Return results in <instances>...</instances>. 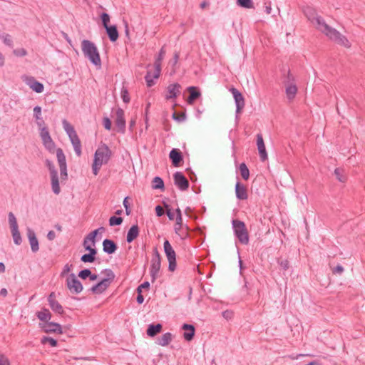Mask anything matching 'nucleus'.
<instances>
[{"instance_id": "nucleus-1", "label": "nucleus", "mask_w": 365, "mask_h": 365, "mask_svg": "<svg viewBox=\"0 0 365 365\" xmlns=\"http://www.w3.org/2000/svg\"><path fill=\"white\" fill-rule=\"evenodd\" d=\"M81 49L86 58L98 68L101 67V60L98 50L95 43L89 40L81 41Z\"/></svg>"}, {"instance_id": "nucleus-2", "label": "nucleus", "mask_w": 365, "mask_h": 365, "mask_svg": "<svg viewBox=\"0 0 365 365\" xmlns=\"http://www.w3.org/2000/svg\"><path fill=\"white\" fill-rule=\"evenodd\" d=\"M165 55V46H163L159 51L158 56L155 58L154 66L155 71L153 73L150 71H148L145 76V80L148 87H152L155 85L154 79L159 78L161 71V62Z\"/></svg>"}, {"instance_id": "nucleus-3", "label": "nucleus", "mask_w": 365, "mask_h": 365, "mask_svg": "<svg viewBox=\"0 0 365 365\" xmlns=\"http://www.w3.org/2000/svg\"><path fill=\"white\" fill-rule=\"evenodd\" d=\"M102 273L104 274L106 277L102 279L100 282L92 286L88 289V291L91 292L93 294H100L105 292L115 277L113 270L108 268L103 269Z\"/></svg>"}, {"instance_id": "nucleus-4", "label": "nucleus", "mask_w": 365, "mask_h": 365, "mask_svg": "<svg viewBox=\"0 0 365 365\" xmlns=\"http://www.w3.org/2000/svg\"><path fill=\"white\" fill-rule=\"evenodd\" d=\"M232 223L235 235L239 242L242 245H247L249 243V234L245 222L236 219L233 220Z\"/></svg>"}, {"instance_id": "nucleus-5", "label": "nucleus", "mask_w": 365, "mask_h": 365, "mask_svg": "<svg viewBox=\"0 0 365 365\" xmlns=\"http://www.w3.org/2000/svg\"><path fill=\"white\" fill-rule=\"evenodd\" d=\"M162 257L158 248L155 247L153 250V256L151 259V264L150 267V273L151 282L153 283L158 277V273L161 267Z\"/></svg>"}, {"instance_id": "nucleus-6", "label": "nucleus", "mask_w": 365, "mask_h": 365, "mask_svg": "<svg viewBox=\"0 0 365 365\" xmlns=\"http://www.w3.org/2000/svg\"><path fill=\"white\" fill-rule=\"evenodd\" d=\"M112 155L113 153L109 147L106 144L102 143L96 150L93 160L101 165L107 164Z\"/></svg>"}, {"instance_id": "nucleus-7", "label": "nucleus", "mask_w": 365, "mask_h": 365, "mask_svg": "<svg viewBox=\"0 0 365 365\" xmlns=\"http://www.w3.org/2000/svg\"><path fill=\"white\" fill-rule=\"evenodd\" d=\"M163 248L168 261V270L170 272H174L177 267L176 253L168 240H165L163 243Z\"/></svg>"}, {"instance_id": "nucleus-8", "label": "nucleus", "mask_w": 365, "mask_h": 365, "mask_svg": "<svg viewBox=\"0 0 365 365\" xmlns=\"http://www.w3.org/2000/svg\"><path fill=\"white\" fill-rule=\"evenodd\" d=\"M230 91L232 93L233 98L235 101V105H236L235 120L237 122H238L240 120V114L242 113V111L245 107V98H244V96L242 94V93L240 91H238L237 88H235V87H232L230 89Z\"/></svg>"}, {"instance_id": "nucleus-9", "label": "nucleus", "mask_w": 365, "mask_h": 365, "mask_svg": "<svg viewBox=\"0 0 365 365\" xmlns=\"http://www.w3.org/2000/svg\"><path fill=\"white\" fill-rule=\"evenodd\" d=\"M8 217L14 242L16 245H20L22 242V238L20 232L19 231V227L16 217L11 212L9 213Z\"/></svg>"}, {"instance_id": "nucleus-10", "label": "nucleus", "mask_w": 365, "mask_h": 365, "mask_svg": "<svg viewBox=\"0 0 365 365\" xmlns=\"http://www.w3.org/2000/svg\"><path fill=\"white\" fill-rule=\"evenodd\" d=\"M66 285L71 293L78 294L83 290L81 282L76 278L73 273H71L66 279Z\"/></svg>"}, {"instance_id": "nucleus-11", "label": "nucleus", "mask_w": 365, "mask_h": 365, "mask_svg": "<svg viewBox=\"0 0 365 365\" xmlns=\"http://www.w3.org/2000/svg\"><path fill=\"white\" fill-rule=\"evenodd\" d=\"M174 184L181 191H185L189 188L188 180L181 172L177 171L173 174Z\"/></svg>"}, {"instance_id": "nucleus-12", "label": "nucleus", "mask_w": 365, "mask_h": 365, "mask_svg": "<svg viewBox=\"0 0 365 365\" xmlns=\"http://www.w3.org/2000/svg\"><path fill=\"white\" fill-rule=\"evenodd\" d=\"M328 37L334 41L336 43L343 46L346 48H350L351 46V43L347 39V38L341 34L337 30L334 29L331 30L330 34L328 36Z\"/></svg>"}, {"instance_id": "nucleus-13", "label": "nucleus", "mask_w": 365, "mask_h": 365, "mask_svg": "<svg viewBox=\"0 0 365 365\" xmlns=\"http://www.w3.org/2000/svg\"><path fill=\"white\" fill-rule=\"evenodd\" d=\"M39 327L42 329L43 331L47 334L50 333H56L61 334L63 333V327L58 323L53 322H48L46 324L39 323Z\"/></svg>"}, {"instance_id": "nucleus-14", "label": "nucleus", "mask_w": 365, "mask_h": 365, "mask_svg": "<svg viewBox=\"0 0 365 365\" xmlns=\"http://www.w3.org/2000/svg\"><path fill=\"white\" fill-rule=\"evenodd\" d=\"M116 118L115 124L117 128V131L120 133H124L125 131V113L121 108H118L115 112Z\"/></svg>"}, {"instance_id": "nucleus-15", "label": "nucleus", "mask_w": 365, "mask_h": 365, "mask_svg": "<svg viewBox=\"0 0 365 365\" xmlns=\"http://www.w3.org/2000/svg\"><path fill=\"white\" fill-rule=\"evenodd\" d=\"M312 24L316 26V28L318 30L324 33L327 36H328L330 34L331 30L334 29L328 24H327L324 20L320 16H318L314 19V23Z\"/></svg>"}, {"instance_id": "nucleus-16", "label": "nucleus", "mask_w": 365, "mask_h": 365, "mask_svg": "<svg viewBox=\"0 0 365 365\" xmlns=\"http://www.w3.org/2000/svg\"><path fill=\"white\" fill-rule=\"evenodd\" d=\"M169 158L174 167H179L183 161V155L178 148H173L169 154Z\"/></svg>"}, {"instance_id": "nucleus-17", "label": "nucleus", "mask_w": 365, "mask_h": 365, "mask_svg": "<svg viewBox=\"0 0 365 365\" xmlns=\"http://www.w3.org/2000/svg\"><path fill=\"white\" fill-rule=\"evenodd\" d=\"M257 146L259 155L260 157V160L262 162L267 160V153L266 151V148H265L264 142L263 140V137L261 133H258L257 135Z\"/></svg>"}, {"instance_id": "nucleus-18", "label": "nucleus", "mask_w": 365, "mask_h": 365, "mask_svg": "<svg viewBox=\"0 0 365 365\" xmlns=\"http://www.w3.org/2000/svg\"><path fill=\"white\" fill-rule=\"evenodd\" d=\"M187 91L189 93L187 103L189 105H192L195 101L201 96L200 90L198 87L192 86L187 87Z\"/></svg>"}, {"instance_id": "nucleus-19", "label": "nucleus", "mask_w": 365, "mask_h": 365, "mask_svg": "<svg viewBox=\"0 0 365 365\" xmlns=\"http://www.w3.org/2000/svg\"><path fill=\"white\" fill-rule=\"evenodd\" d=\"M182 329L185 331L183 333V338L187 341H190L194 339L195 334V327L192 324H183L182 325Z\"/></svg>"}, {"instance_id": "nucleus-20", "label": "nucleus", "mask_w": 365, "mask_h": 365, "mask_svg": "<svg viewBox=\"0 0 365 365\" xmlns=\"http://www.w3.org/2000/svg\"><path fill=\"white\" fill-rule=\"evenodd\" d=\"M27 236L31 245V249L33 252H36L39 250L38 240L36 236V234L31 228L27 229Z\"/></svg>"}, {"instance_id": "nucleus-21", "label": "nucleus", "mask_w": 365, "mask_h": 365, "mask_svg": "<svg viewBox=\"0 0 365 365\" xmlns=\"http://www.w3.org/2000/svg\"><path fill=\"white\" fill-rule=\"evenodd\" d=\"M180 88L181 86L178 83L170 84L167 87L168 94L165 96V99L175 98L180 93Z\"/></svg>"}, {"instance_id": "nucleus-22", "label": "nucleus", "mask_w": 365, "mask_h": 365, "mask_svg": "<svg viewBox=\"0 0 365 365\" xmlns=\"http://www.w3.org/2000/svg\"><path fill=\"white\" fill-rule=\"evenodd\" d=\"M235 194L236 197L240 200H245L248 198L247 188L239 181L235 185Z\"/></svg>"}, {"instance_id": "nucleus-23", "label": "nucleus", "mask_w": 365, "mask_h": 365, "mask_svg": "<svg viewBox=\"0 0 365 365\" xmlns=\"http://www.w3.org/2000/svg\"><path fill=\"white\" fill-rule=\"evenodd\" d=\"M118 249L117 244L110 239H105L103 241V250L108 255H112Z\"/></svg>"}, {"instance_id": "nucleus-24", "label": "nucleus", "mask_w": 365, "mask_h": 365, "mask_svg": "<svg viewBox=\"0 0 365 365\" xmlns=\"http://www.w3.org/2000/svg\"><path fill=\"white\" fill-rule=\"evenodd\" d=\"M26 84L35 92L40 93L43 91L44 86L42 83L38 81L34 77L27 78Z\"/></svg>"}, {"instance_id": "nucleus-25", "label": "nucleus", "mask_w": 365, "mask_h": 365, "mask_svg": "<svg viewBox=\"0 0 365 365\" xmlns=\"http://www.w3.org/2000/svg\"><path fill=\"white\" fill-rule=\"evenodd\" d=\"M36 316L41 324H46L51 320L52 314L47 308L43 307L41 311L36 313Z\"/></svg>"}, {"instance_id": "nucleus-26", "label": "nucleus", "mask_w": 365, "mask_h": 365, "mask_svg": "<svg viewBox=\"0 0 365 365\" xmlns=\"http://www.w3.org/2000/svg\"><path fill=\"white\" fill-rule=\"evenodd\" d=\"M69 139L73 146L74 150L76 154L80 157L82 154L81 152V140L77 135L76 133H75L73 135H71L68 136Z\"/></svg>"}, {"instance_id": "nucleus-27", "label": "nucleus", "mask_w": 365, "mask_h": 365, "mask_svg": "<svg viewBox=\"0 0 365 365\" xmlns=\"http://www.w3.org/2000/svg\"><path fill=\"white\" fill-rule=\"evenodd\" d=\"M139 232L140 230L138 225L137 224L132 225L127 233V242L131 243L133 240H135L138 237Z\"/></svg>"}, {"instance_id": "nucleus-28", "label": "nucleus", "mask_w": 365, "mask_h": 365, "mask_svg": "<svg viewBox=\"0 0 365 365\" xmlns=\"http://www.w3.org/2000/svg\"><path fill=\"white\" fill-rule=\"evenodd\" d=\"M163 329V325L160 323L151 324L148 325L146 330V334L148 336L154 337L158 334L160 333Z\"/></svg>"}, {"instance_id": "nucleus-29", "label": "nucleus", "mask_w": 365, "mask_h": 365, "mask_svg": "<svg viewBox=\"0 0 365 365\" xmlns=\"http://www.w3.org/2000/svg\"><path fill=\"white\" fill-rule=\"evenodd\" d=\"M105 29L110 41L111 42H115L119 37L117 26L115 25H110Z\"/></svg>"}, {"instance_id": "nucleus-30", "label": "nucleus", "mask_w": 365, "mask_h": 365, "mask_svg": "<svg viewBox=\"0 0 365 365\" xmlns=\"http://www.w3.org/2000/svg\"><path fill=\"white\" fill-rule=\"evenodd\" d=\"M297 87L295 83L286 84V94L289 101H292L297 94Z\"/></svg>"}, {"instance_id": "nucleus-31", "label": "nucleus", "mask_w": 365, "mask_h": 365, "mask_svg": "<svg viewBox=\"0 0 365 365\" xmlns=\"http://www.w3.org/2000/svg\"><path fill=\"white\" fill-rule=\"evenodd\" d=\"M304 14L312 23H314V19L319 16L316 10L311 6H306L303 9Z\"/></svg>"}, {"instance_id": "nucleus-32", "label": "nucleus", "mask_w": 365, "mask_h": 365, "mask_svg": "<svg viewBox=\"0 0 365 365\" xmlns=\"http://www.w3.org/2000/svg\"><path fill=\"white\" fill-rule=\"evenodd\" d=\"M173 335L170 332H166L158 339V344L165 346L172 341Z\"/></svg>"}, {"instance_id": "nucleus-33", "label": "nucleus", "mask_w": 365, "mask_h": 365, "mask_svg": "<svg viewBox=\"0 0 365 365\" xmlns=\"http://www.w3.org/2000/svg\"><path fill=\"white\" fill-rule=\"evenodd\" d=\"M34 115L36 118V123L39 127H42L45 123L41 117V108L38 106H36L34 108Z\"/></svg>"}, {"instance_id": "nucleus-34", "label": "nucleus", "mask_w": 365, "mask_h": 365, "mask_svg": "<svg viewBox=\"0 0 365 365\" xmlns=\"http://www.w3.org/2000/svg\"><path fill=\"white\" fill-rule=\"evenodd\" d=\"M51 187H52L53 192L56 195H58L61 192V188L59 186V180H58V173L51 175Z\"/></svg>"}, {"instance_id": "nucleus-35", "label": "nucleus", "mask_w": 365, "mask_h": 365, "mask_svg": "<svg viewBox=\"0 0 365 365\" xmlns=\"http://www.w3.org/2000/svg\"><path fill=\"white\" fill-rule=\"evenodd\" d=\"M152 188L153 190H165V184L163 180L158 176L155 177L152 180Z\"/></svg>"}, {"instance_id": "nucleus-36", "label": "nucleus", "mask_w": 365, "mask_h": 365, "mask_svg": "<svg viewBox=\"0 0 365 365\" xmlns=\"http://www.w3.org/2000/svg\"><path fill=\"white\" fill-rule=\"evenodd\" d=\"M56 153L59 167L67 166L66 156L63 150L58 148L56 150Z\"/></svg>"}, {"instance_id": "nucleus-37", "label": "nucleus", "mask_w": 365, "mask_h": 365, "mask_svg": "<svg viewBox=\"0 0 365 365\" xmlns=\"http://www.w3.org/2000/svg\"><path fill=\"white\" fill-rule=\"evenodd\" d=\"M282 71H283V76H284V81H283V83L286 85V84H289V83H294V77L293 76V75L290 72V70L289 69L288 71H287L285 69V68H284L282 69Z\"/></svg>"}, {"instance_id": "nucleus-38", "label": "nucleus", "mask_w": 365, "mask_h": 365, "mask_svg": "<svg viewBox=\"0 0 365 365\" xmlns=\"http://www.w3.org/2000/svg\"><path fill=\"white\" fill-rule=\"evenodd\" d=\"M49 306L52 311L54 312L55 313L61 315L64 314L63 307L58 301L52 302L51 304H49Z\"/></svg>"}, {"instance_id": "nucleus-39", "label": "nucleus", "mask_w": 365, "mask_h": 365, "mask_svg": "<svg viewBox=\"0 0 365 365\" xmlns=\"http://www.w3.org/2000/svg\"><path fill=\"white\" fill-rule=\"evenodd\" d=\"M239 170H240V175H241L242 178L245 180H247L250 178V170H249L247 165L245 163H242L240 165Z\"/></svg>"}, {"instance_id": "nucleus-40", "label": "nucleus", "mask_w": 365, "mask_h": 365, "mask_svg": "<svg viewBox=\"0 0 365 365\" xmlns=\"http://www.w3.org/2000/svg\"><path fill=\"white\" fill-rule=\"evenodd\" d=\"M62 124L66 133L68 136L76 133L73 126L71 125L70 123H68L66 119L62 120Z\"/></svg>"}, {"instance_id": "nucleus-41", "label": "nucleus", "mask_w": 365, "mask_h": 365, "mask_svg": "<svg viewBox=\"0 0 365 365\" xmlns=\"http://www.w3.org/2000/svg\"><path fill=\"white\" fill-rule=\"evenodd\" d=\"M41 343L42 344H46L48 343L51 347H56L58 345V341L56 339L47 336H43L41 339Z\"/></svg>"}, {"instance_id": "nucleus-42", "label": "nucleus", "mask_w": 365, "mask_h": 365, "mask_svg": "<svg viewBox=\"0 0 365 365\" xmlns=\"http://www.w3.org/2000/svg\"><path fill=\"white\" fill-rule=\"evenodd\" d=\"M41 128L40 136L42 140V143L51 139L48 128L45 126H42Z\"/></svg>"}, {"instance_id": "nucleus-43", "label": "nucleus", "mask_w": 365, "mask_h": 365, "mask_svg": "<svg viewBox=\"0 0 365 365\" xmlns=\"http://www.w3.org/2000/svg\"><path fill=\"white\" fill-rule=\"evenodd\" d=\"M43 145L50 153H54L55 150H56L55 149L56 144L52 138L43 143Z\"/></svg>"}, {"instance_id": "nucleus-44", "label": "nucleus", "mask_w": 365, "mask_h": 365, "mask_svg": "<svg viewBox=\"0 0 365 365\" xmlns=\"http://www.w3.org/2000/svg\"><path fill=\"white\" fill-rule=\"evenodd\" d=\"M183 225H178V224H175V233L182 239V240H185L186 239L187 237H188L189 236V234L187 233V232L186 231L185 232V234H180V232L182 231V229H183Z\"/></svg>"}, {"instance_id": "nucleus-45", "label": "nucleus", "mask_w": 365, "mask_h": 365, "mask_svg": "<svg viewBox=\"0 0 365 365\" xmlns=\"http://www.w3.org/2000/svg\"><path fill=\"white\" fill-rule=\"evenodd\" d=\"M334 175L339 182H344L346 180V177L344 175V170L339 168L334 170Z\"/></svg>"}, {"instance_id": "nucleus-46", "label": "nucleus", "mask_w": 365, "mask_h": 365, "mask_svg": "<svg viewBox=\"0 0 365 365\" xmlns=\"http://www.w3.org/2000/svg\"><path fill=\"white\" fill-rule=\"evenodd\" d=\"M277 262L284 271H287L290 267L289 262L287 259L279 257L277 259Z\"/></svg>"}, {"instance_id": "nucleus-47", "label": "nucleus", "mask_w": 365, "mask_h": 365, "mask_svg": "<svg viewBox=\"0 0 365 365\" xmlns=\"http://www.w3.org/2000/svg\"><path fill=\"white\" fill-rule=\"evenodd\" d=\"M99 232V230H95L91 232L85 238L84 240H86V245H88V241H91L93 245H95L96 243V237Z\"/></svg>"}, {"instance_id": "nucleus-48", "label": "nucleus", "mask_w": 365, "mask_h": 365, "mask_svg": "<svg viewBox=\"0 0 365 365\" xmlns=\"http://www.w3.org/2000/svg\"><path fill=\"white\" fill-rule=\"evenodd\" d=\"M123 221V217L120 216H112L109 219V225L113 226H118L122 224Z\"/></svg>"}, {"instance_id": "nucleus-49", "label": "nucleus", "mask_w": 365, "mask_h": 365, "mask_svg": "<svg viewBox=\"0 0 365 365\" xmlns=\"http://www.w3.org/2000/svg\"><path fill=\"white\" fill-rule=\"evenodd\" d=\"M238 6L245 9L254 8L253 2L252 0H237Z\"/></svg>"}, {"instance_id": "nucleus-50", "label": "nucleus", "mask_w": 365, "mask_h": 365, "mask_svg": "<svg viewBox=\"0 0 365 365\" xmlns=\"http://www.w3.org/2000/svg\"><path fill=\"white\" fill-rule=\"evenodd\" d=\"M81 260L84 263H92L95 262L96 257L92 256L89 252L81 256Z\"/></svg>"}, {"instance_id": "nucleus-51", "label": "nucleus", "mask_w": 365, "mask_h": 365, "mask_svg": "<svg viewBox=\"0 0 365 365\" xmlns=\"http://www.w3.org/2000/svg\"><path fill=\"white\" fill-rule=\"evenodd\" d=\"M45 163L49 170L50 175H55V174L58 173L54 164L50 160L46 159L45 161Z\"/></svg>"}, {"instance_id": "nucleus-52", "label": "nucleus", "mask_w": 365, "mask_h": 365, "mask_svg": "<svg viewBox=\"0 0 365 365\" xmlns=\"http://www.w3.org/2000/svg\"><path fill=\"white\" fill-rule=\"evenodd\" d=\"M101 19L102 24H103L104 28L110 26L108 25V24L110 22V16H109L108 14H107L106 12L102 13L101 14Z\"/></svg>"}, {"instance_id": "nucleus-53", "label": "nucleus", "mask_w": 365, "mask_h": 365, "mask_svg": "<svg viewBox=\"0 0 365 365\" xmlns=\"http://www.w3.org/2000/svg\"><path fill=\"white\" fill-rule=\"evenodd\" d=\"M172 118L177 122H182L186 119V113L183 112L178 115L176 112H174L172 115Z\"/></svg>"}, {"instance_id": "nucleus-54", "label": "nucleus", "mask_w": 365, "mask_h": 365, "mask_svg": "<svg viewBox=\"0 0 365 365\" xmlns=\"http://www.w3.org/2000/svg\"><path fill=\"white\" fill-rule=\"evenodd\" d=\"M121 98L123 99V101L125 103H129L130 101L128 91L125 87H123L121 90Z\"/></svg>"}, {"instance_id": "nucleus-55", "label": "nucleus", "mask_w": 365, "mask_h": 365, "mask_svg": "<svg viewBox=\"0 0 365 365\" xmlns=\"http://www.w3.org/2000/svg\"><path fill=\"white\" fill-rule=\"evenodd\" d=\"M164 207L166 209V215L170 220H173L175 218L174 213L171 211L170 205L165 201L163 202Z\"/></svg>"}, {"instance_id": "nucleus-56", "label": "nucleus", "mask_w": 365, "mask_h": 365, "mask_svg": "<svg viewBox=\"0 0 365 365\" xmlns=\"http://www.w3.org/2000/svg\"><path fill=\"white\" fill-rule=\"evenodd\" d=\"M1 38H2L3 42L4 43V44H6V46H8L9 47H12L13 46V41H12L11 37V36L9 34H4Z\"/></svg>"}, {"instance_id": "nucleus-57", "label": "nucleus", "mask_w": 365, "mask_h": 365, "mask_svg": "<svg viewBox=\"0 0 365 365\" xmlns=\"http://www.w3.org/2000/svg\"><path fill=\"white\" fill-rule=\"evenodd\" d=\"M91 271L89 269H84L78 272V276L82 279H86L89 277Z\"/></svg>"}, {"instance_id": "nucleus-58", "label": "nucleus", "mask_w": 365, "mask_h": 365, "mask_svg": "<svg viewBox=\"0 0 365 365\" xmlns=\"http://www.w3.org/2000/svg\"><path fill=\"white\" fill-rule=\"evenodd\" d=\"M83 247L85 250L88 251L92 256L96 257L97 255V250L96 248L91 247V246L89 245H86V240H83Z\"/></svg>"}, {"instance_id": "nucleus-59", "label": "nucleus", "mask_w": 365, "mask_h": 365, "mask_svg": "<svg viewBox=\"0 0 365 365\" xmlns=\"http://www.w3.org/2000/svg\"><path fill=\"white\" fill-rule=\"evenodd\" d=\"M103 125L106 130H110L112 128V122L108 117H104L103 118Z\"/></svg>"}, {"instance_id": "nucleus-60", "label": "nucleus", "mask_w": 365, "mask_h": 365, "mask_svg": "<svg viewBox=\"0 0 365 365\" xmlns=\"http://www.w3.org/2000/svg\"><path fill=\"white\" fill-rule=\"evenodd\" d=\"M103 165L98 163V162L93 160L92 164V171L95 175H97L99 173V170Z\"/></svg>"}, {"instance_id": "nucleus-61", "label": "nucleus", "mask_w": 365, "mask_h": 365, "mask_svg": "<svg viewBox=\"0 0 365 365\" xmlns=\"http://www.w3.org/2000/svg\"><path fill=\"white\" fill-rule=\"evenodd\" d=\"M61 180H66L68 178L67 166L59 167Z\"/></svg>"}, {"instance_id": "nucleus-62", "label": "nucleus", "mask_w": 365, "mask_h": 365, "mask_svg": "<svg viewBox=\"0 0 365 365\" xmlns=\"http://www.w3.org/2000/svg\"><path fill=\"white\" fill-rule=\"evenodd\" d=\"M13 53L15 56L19 57L25 56L27 54L26 50L24 48L15 49Z\"/></svg>"}, {"instance_id": "nucleus-63", "label": "nucleus", "mask_w": 365, "mask_h": 365, "mask_svg": "<svg viewBox=\"0 0 365 365\" xmlns=\"http://www.w3.org/2000/svg\"><path fill=\"white\" fill-rule=\"evenodd\" d=\"M150 287V282L148 281H145L137 287L136 292H142L143 289H149Z\"/></svg>"}, {"instance_id": "nucleus-64", "label": "nucleus", "mask_w": 365, "mask_h": 365, "mask_svg": "<svg viewBox=\"0 0 365 365\" xmlns=\"http://www.w3.org/2000/svg\"><path fill=\"white\" fill-rule=\"evenodd\" d=\"M0 365H10L9 359L4 354H0Z\"/></svg>"}]
</instances>
